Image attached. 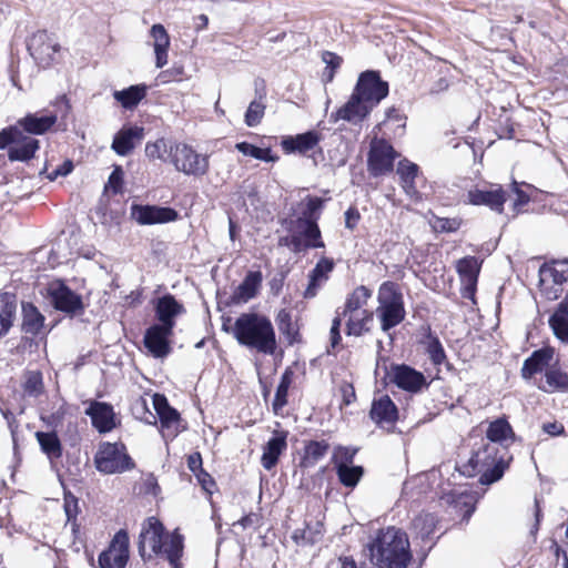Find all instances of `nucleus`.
I'll return each mask as SVG.
<instances>
[{
    "label": "nucleus",
    "instance_id": "nucleus-53",
    "mask_svg": "<svg viewBox=\"0 0 568 568\" xmlns=\"http://www.w3.org/2000/svg\"><path fill=\"white\" fill-rule=\"evenodd\" d=\"M357 450L355 448L337 446L332 456L335 468L352 465Z\"/></svg>",
    "mask_w": 568,
    "mask_h": 568
},
{
    "label": "nucleus",
    "instance_id": "nucleus-40",
    "mask_svg": "<svg viewBox=\"0 0 568 568\" xmlns=\"http://www.w3.org/2000/svg\"><path fill=\"white\" fill-rule=\"evenodd\" d=\"M550 359L551 353L546 349L534 352L532 355L524 362L521 368L523 377L528 379L535 374L541 372L546 366H548Z\"/></svg>",
    "mask_w": 568,
    "mask_h": 568
},
{
    "label": "nucleus",
    "instance_id": "nucleus-33",
    "mask_svg": "<svg viewBox=\"0 0 568 568\" xmlns=\"http://www.w3.org/2000/svg\"><path fill=\"white\" fill-rule=\"evenodd\" d=\"M549 326L559 341L568 344V294L550 316Z\"/></svg>",
    "mask_w": 568,
    "mask_h": 568
},
{
    "label": "nucleus",
    "instance_id": "nucleus-43",
    "mask_svg": "<svg viewBox=\"0 0 568 568\" xmlns=\"http://www.w3.org/2000/svg\"><path fill=\"white\" fill-rule=\"evenodd\" d=\"M36 438L41 447V450L50 459H58L62 456V446L55 433L37 432Z\"/></svg>",
    "mask_w": 568,
    "mask_h": 568
},
{
    "label": "nucleus",
    "instance_id": "nucleus-31",
    "mask_svg": "<svg viewBox=\"0 0 568 568\" xmlns=\"http://www.w3.org/2000/svg\"><path fill=\"white\" fill-rule=\"evenodd\" d=\"M58 120V113L48 115L28 114L18 121V126L31 134H43L49 131Z\"/></svg>",
    "mask_w": 568,
    "mask_h": 568
},
{
    "label": "nucleus",
    "instance_id": "nucleus-12",
    "mask_svg": "<svg viewBox=\"0 0 568 568\" xmlns=\"http://www.w3.org/2000/svg\"><path fill=\"white\" fill-rule=\"evenodd\" d=\"M28 50L40 67L47 68L55 60L60 45L47 31H38L30 38Z\"/></svg>",
    "mask_w": 568,
    "mask_h": 568
},
{
    "label": "nucleus",
    "instance_id": "nucleus-2",
    "mask_svg": "<svg viewBox=\"0 0 568 568\" xmlns=\"http://www.w3.org/2000/svg\"><path fill=\"white\" fill-rule=\"evenodd\" d=\"M139 552L142 558L153 555L166 559L173 568L180 567L183 554V536L174 530L165 531L163 524L155 517H149L142 525L139 537Z\"/></svg>",
    "mask_w": 568,
    "mask_h": 568
},
{
    "label": "nucleus",
    "instance_id": "nucleus-41",
    "mask_svg": "<svg viewBox=\"0 0 568 568\" xmlns=\"http://www.w3.org/2000/svg\"><path fill=\"white\" fill-rule=\"evenodd\" d=\"M372 297V291L364 285L356 287L346 298L344 308L339 312L343 317L346 314L362 312V307L365 306L368 300Z\"/></svg>",
    "mask_w": 568,
    "mask_h": 568
},
{
    "label": "nucleus",
    "instance_id": "nucleus-56",
    "mask_svg": "<svg viewBox=\"0 0 568 568\" xmlns=\"http://www.w3.org/2000/svg\"><path fill=\"white\" fill-rule=\"evenodd\" d=\"M17 136H20V128L18 125L10 126L0 131V149L13 145Z\"/></svg>",
    "mask_w": 568,
    "mask_h": 568
},
{
    "label": "nucleus",
    "instance_id": "nucleus-50",
    "mask_svg": "<svg viewBox=\"0 0 568 568\" xmlns=\"http://www.w3.org/2000/svg\"><path fill=\"white\" fill-rule=\"evenodd\" d=\"M265 109L266 105L262 101V97L258 100L252 101L245 112V124L250 128L258 125L264 116Z\"/></svg>",
    "mask_w": 568,
    "mask_h": 568
},
{
    "label": "nucleus",
    "instance_id": "nucleus-45",
    "mask_svg": "<svg viewBox=\"0 0 568 568\" xmlns=\"http://www.w3.org/2000/svg\"><path fill=\"white\" fill-rule=\"evenodd\" d=\"M293 382V372L286 369L281 376L280 384L276 388L275 397L273 400V410L278 414L284 406L287 404L288 388Z\"/></svg>",
    "mask_w": 568,
    "mask_h": 568
},
{
    "label": "nucleus",
    "instance_id": "nucleus-13",
    "mask_svg": "<svg viewBox=\"0 0 568 568\" xmlns=\"http://www.w3.org/2000/svg\"><path fill=\"white\" fill-rule=\"evenodd\" d=\"M48 294L54 307L61 312L73 314L83 310L81 296L60 280L52 281L48 285Z\"/></svg>",
    "mask_w": 568,
    "mask_h": 568
},
{
    "label": "nucleus",
    "instance_id": "nucleus-8",
    "mask_svg": "<svg viewBox=\"0 0 568 568\" xmlns=\"http://www.w3.org/2000/svg\"><path fill=\"white\" fill-rule=\"evenodd\" d=\"M170 161L176 171L186 175L201 176L209 170V160L199 154L190 145L182 142H174L171 146Z\"/></svg>",
    "mask_w": 568,
    "mask_h": 568
},
{
    "label": "nucleus",
    "instance_id": "nucleus-4",
    "mask_svg": "<svg viewBox=\"0 0 568 568\" xmlns=\"http://www.w3.org/2000/svg\"><path fill=\"white\" fill-rule=\"evenodd\" d=\"M239 344L254 348L263 354H274L276 349L275 331L271 321L256 313L241 314L233 327Z\"/></svg>",
    "mask_w": 568,
    "mask_h": 568
},
{
    "label": "nucleus",
    "instance_id": "nucleus-26",
    "mask_svg": "<svg viewBox=\"0 0 568 568\" xmlns=\"http://www.w3.org/2000/svg\"><path fill=\"white\" fill-rule=\"evenodd\" d=\"M480 264L479 260L475 256H466L457 262V273L462 282L465 284L466 294H464V296L474 294L480 271Z\"/></svg>",
    "mask_w": 568,
    "mask_h": 568
},
{
    "label": "nucleus",
    "instance_id": "nucleus-27",
    "mask_svg": "<svg viewBox=\"0 0 568 568\" xmlns=\"http://www.w3.org/2000/svg\"><path fill=\"white\" fill-rule=\"evenodd\" d=\"M39 149V141L26 135L20 129V136H17L13 145L9 148L8 158L10 161H28L34 156Z\"/></svg>",
    "mask_w": 568,
    "mask_h": 568
},
{
    "label": "nucleus",
    "instance_id": "nucleus-37",
    "mask_svg": "<svg viewBox=\"0 0 568 568\" xmlns=\"http://www.w3.org/2000/svg\"><path fill=\"white\" fill-rule=\"evenodd\" d=\"M400 178L402 187L410 197H418L415 179L418 174V166L407 160L399 161L396 170Z\"/></svg>",
    "mask_w": 568,
    "mask_h": 568
},
{
    "label": "nucleus",
    "instance_id": "nucleus-42",
    "mask_svg": "<svg viewBox=\"0 0 568 568\" xmlns=\"http://www.w3.org/2000/svg\"><path fill=\"white\" fill-rule=\"evenodd\" d=\"M514 435L511 426L504 418H498L491 422L487 428L486 437L488 439L487 443L490 444H503L507 439L511 438ZM483 443H486L483 440Z\"/></svg>",
    "mask_w": 568,
    "mask_h": 568
},
{
    "label": "nucleus",
    "instance_id": "nucleus-36",
    "mask_svg": "<svg viewBox=\"0 0 568 568\" xmlns=\"http://www.w3.org/2000/svg\"><path fill=\"white\" fill-rule=\"evenodd\" d=\"M148 87L145 84L131 85L123 90L113 92V98L124 109H134L146 95Z\"/></svg>",
    "mask_w": 568,
    "mask_h": 568
},
{
    "label": "nucleus",
    "instance_id": "nucleus-28",
    "mask_svg": "<svg viewBox=\"0 0 568 568\" xmlns=\"http://www.w3.org/2000/svg\"><path fill=\"white\" fill-rule=\"evenodd\" d=\"M262 283L261 272H248L232 295L234 304H243L255 297Z\"/></svg>",
    "mask_w": 568,
    "mask_h": 568
},
{
    "label": "nucleus",
    "instance_id": "nucleus-54",
    "mask_svg": "<svg viewBox=\"0 0 568 568\" xmlns=\"http://www.w3.org/2000/svg\"><path fill=\"white\" fill-rule=\"evenodd\" d=\"M291 250L295 253H300L308 247H324L323 241H306L298 234L290 233Z\"/></svg>",
    "mask_w": 568,
    "mask_h": 568
},
{
    "label": "nucleus",
    "instance_id": "nucleus-34",
    "mask_svg": "<svg viewBox=\"0 0 568 568\" xmlns=\"http://www.w3.org/2000/svg\"><path fill=\"white\" fill-rule=\"evenodd\" d=\"M44 326V316L31 303H22V332L39 335Z\"/></svg>",
    "mask_w": 568,
    "mask_h": 568
},
{
    "label": "nucleus",
    "instance_id": "nucleus-10",
    "mask_svg": "<svg viewBox=\"0 0 568 568\" xmlns=\"http://www.w3.org/2000/svg\"><path fill=\"white\" fill-rule=\"evenodd\" d=\"M353 92L374 109L387 97L388 83L381 79L378 72L365 71L361 73Z\"/></svg>",
    "mask_w": 568,
    "mask_h": 568
},
{
    "label": "nucleus",
    "instance_id": "nucleus-23",
    "mask_svg": "<svg viewBox=\"0 0 568 568\" xmlns=\"http://www.w3.org/2000/svg\"><path fill=\"white\" fill-rule=\"evenodd\" d=\"M144 129L141 126H124L114 136L112 150L121 155H128L135 146V142L142 141Z\"/></svg>",
    "mask_w": 568,
    "mask_h": 568
},
{
    "label": "nucleus",
    "instance_id": "nucleus-52",
    "mask_svg": "<svg viewBox=\"0 0 568 568\" xmlns=\"http://www.w3.org/2000/svg\"><path fill=\"white\" fill-rule=\"evenodd\" d=\"M276 323H277L278 331L283 335H285L287 337L290 344H292L295 341L296 329H295L294 324L292 323V317H291L290 312H287L286 310H281L277 313Z\"/></svg>",
    "mask_w": 568,
    "mask_h": 568
},
{
    "label": "nucleus",
    "instance_id": "nucleus-11",
    "mask_svg": "<svg viewBox=\"0 0 568 568\" xmlns=\"http://www.w3.org/2000/svg\"><path fill=\"white\" fill-rule=\"evenodd\" d=\"M396 153L385 140L374 139L368 153V171L374 176L384 175L393 170Z\"/></svg>",
    "mask_w": 568,
    "mask_h": 568
},
{
    "label": "nucleus",
    "instance_id": "nucleus-59",
    "mask_svg": "<svg viewBox=\"0 0 568 568\" xmlns=\"http://www.w3.org/2000/svg\"><path fill=\"white\" fill-rule=\"evenodd\" d=\"M342 317H343V315H341L339 311H337L336 316L334 317V320L332 322V326L329 329V342H331L332 348H335L342 339L341 333H339Z\"/></svg>",
    "mask_w": 568,
    "mask_h": 568
},
{
    "label": "nucleus",
    "instance_id": "nucleus-22",
    "mask_svg": "<svg viewBox=\"0 0 568 568\" xmlns=\"http://www.w3.org/2000/svg\"><path fill=\"white\" fill-rule=\"evenodd\" d=\"M172 331H166L165 327L153 325L149 327L144 335V346L156 358H163L169 355L171 347L169 336Z\"/></svg>",
    "mask_w": 568,
    "mask_h": 568
},
{
    "label": "nucleus",
    "instance_id": "nucleus-29",
    "mask_svg": "<svg viewBox=\"0 0 568 568\" xmlns=\"http://www.w3.org/2000/svg\"><path fill=\"white\" fill-rule=\"evenodd\" d=\"M153 38V49L155 54V67L161 69L168 63V51L170 48V37L162 24H154L151 28Z\"/></svg>",
    "mask_w": 568,
    "mask_h": 568
},
{
    "label": "nucleus",
    "instance_id": "nucleus-49",
    "mask_svg": "<svg viewBox=\"0 0 568 568\" xmlns=\"http://www.w3.org/2000/svg\"><path fill=\"white\" fill-rule=\"evenodd\" d=\"M436 521V517L433 514H420L413 520V527L424 539L434 532Z\"/></svg>",
    "mask_w": 568,
    "mask_h": 568
},
{
    "label": "nucleus",
    "instance_id": "nucleus-64",
    "mask_svg": "<svg viewBox=\"0 0 568 568\" xmlns=\"http://www.w3.org/2000/svg\"><path fill=\"white\" fill-rule=\"evenodd\" d=\"M195 476L197 477V480L203 487V489L207 493H211L212 487L214 486V480L212 479V477L204 470H201V473L196 474Z\"/></svg>",
    "mask_w": 568,
    "mask_h": 568
},
{
    "label": "nucleus",
    "instance_id": "nucleus-5",
    "mask_svg": "<svg viewBox=\"0 0 568 568\" xmlns=\"http://www.w3.org/2000/svg\"><path fill=\"white\" fill-rule=\"evenodd\" d=\"M378 305L375 310L381 321V329L388 332L400 324L406 315L403 294L394 282H384L377 293Z\"/></svg>",
    "mask_w": 568,
    "mask_h": 568
},
{
    "label": "nucleus",
    "instance_id": "nucleus-63",
    "mask_svg": "<svg viewBox=\"0 0 568 568\" xmlns=\"http://www.w3.org/2000/svg\"><path fill=\"white\" fill-rule=\"evenodd\" d=\"M187 467L194 474L201 473L202 469V457L200 453H193L187 457Z\"/></svg>",
    "mask_w": 568,
    "mask_h": 568
},
{
    "label": "nucleus",
    "instance_id": "nucleus-57",
    "mask_svg": "<svg viewBox=\"0 0 568 568\" xmlns=\"http://www.w3.org/2000/svg\"><path fill=\"white\" fill-rule=\"evenodd\" d=\"M306 201H307L306 209L302 212L301 216L315 219V221H316L318 217L316 213L322 209L323 201L320 197H312V196H307Z\"/></svg>",
    "mask_w": 568,
    "mask_h": 568
},
{
    "label": "nucleus",
    "instance_id": "nucleus-21",
    "mask_svg": "<svg viewBox=\"0 0 568 568\" xmlns=\"http://www.w3.org/2000/svg\"><path fill=\"white\" fill-rule=\"evenodd\" d=\"M334 261L322 257L308 274V284L303 293L304 298H314L323 285L328 281L334 270Z\"/></svg>",
    "mask_w": 568,
    "mask_h": 568
},
{
    "label": "nucleus",
    "instance_id": "nucleus-39",
    "mask_svg": "<svg viewBox=\"0 0 568 568\" xmlns=\"http://www.w3.org/2000/svg\"><path fill=\"white\" fill-rule=\"evenodd\" d=\"M346 334L362 336L369 332V324L373 321L374 312L362 310V312L346 314Z\"/></svg>",
    "mask_w": 568,
    "mask_h": 568
},
{
    "label": "nucleus",
    "instance_id": "nucleus-18",
    "mask_svg": "<svg viewBox=\"0 0 568 568\" xmlns=\"http://www.w3.org/2000/svg\"><path fill=\"white\" fill-rule=\"evenodd\" d=\"M132 217L141 225L168 223L178 220V212L171 207L155 205H133Z\"/></svg>",
    "mask_w": 568,
    "mask_h": 568
},
{
    "label": "nucleus",
    "instance_id": "nucleus-60",
    "mask_svg": "<svg viewBox=\"0 0 568 568\" xmlns=\"http://www.w3.org/2000/svg\"><path fill=\"white\" fill-rule=\"evenodd\" d=\"M322 61L326 64V69L335 72L341 67L343 60L336 53L325 51L322 54Z\"/></svg>",
    "mask_w": 568,
    "mask_h": 568
},
{
    "label": "nucleus",
    "instance_id": "nucleus-35",
    "mask_svg": "<svg viewBox=\"0 0 568 568\" xmlns=\"http://www.w3.org/2000/svg\"><path fill=\"white\" fill-rule=\"evenodd\" d=\"M17 314L16 296L9 293L0 294V337L4 336L13 325Z\"/></svg>",
    "mask_w": 568,
    "mask_h": 568
},
{
    "label": "nucleus",
    "instance_id": "nucleus-14",
    "mask_svg": "<svg viewBox=\"0 0 568 568\" xmlns=\"http://www.w3.org/2000/svg\"><path fill=\"white\" fill-rule=\"evenodd\" d=\"M467 199L473 205H485L497 213H501L506 202V192L499 184H487L469 190Z\"/></svg>",
    "mask_w": 568,
    "mask_h": 568
},
{
    "label": "nucleus",
    "instance_id": "nucleus-16",
    "mask_svg": "<svg viewBox=\"0 0 568 568\" xmlns=\"http://www.w3.org/2000/svg\"><path fill=\"white\" fill-rule=\"evenodd\" d=\"M373 111V108L358 98L354 92L345 104L331 114V121L336 123L339 120L351 124H361Z\"/></svg>",
    "mask_w": 568,
    "mask_h": 568
},
{
    "label": "nucleus",
    "instance_id": "nucleus-1",
    "mask_svg": "<svg viewBox=\"0 0 568 568\" xmlns=\"http://www.w3.org/2000/svg\"><path fill=\"white\" fill-rule=\"evenodd\" d=\"M371 564L379 568H407L412 560L409 540L405 531L395 527L381 529L365 546Z\"/></svg>",
    "mask_w": 568,
    "mask_h": 568
},
{
    "label": "nucleus",
    "instance_id": "nucleus-48",
    "mask_svg": "<svg viewBox=\"0 0 568 568\" xmlns=\"http://www.w3.org/2000/svg\"><path fill=\"white\" fill-rule=\"evenodd\" d=\"M338 479L345 487H355L364 474L362 466H341L336 468Z\"/></svg>",
    "mask_w": 568,
    "mask_h": 568
},
{
    "label": "nucleus",
    "instance_id": "nucleus-38",
    "mask_svg": "<svg viewBox=\"0 0 568 568\" xmlns=\"http://www.w3.org/2000/svg\"><path fill=\"white\" fill-rule=\"evenodd\" d=\"M329 444L326 440H310L304 446L301 458L302 468L314 467L328 452Z\"/></svg>",
    "mask_w": 568,
    "mask_h": 568
},
{
    "label": "nucleus",
    "instance_id": "nucleus-6",
    "mask_svg": "<svg viewBox=\"0 0 568 568\" xmlns=\"http://www.w3.org/2000/svg\"><path fill=\"white\" fill-rule=\"evenodd\" d=\"M152 405L156 415L148 410L144 399L138 402L136 406H140L144 413V416L141 418L146 424L153 425L159 417L163 437L174 438L180 432V414L169 405L166 397L161 394L152 396Z\"/></svg>",
    "mask_w": 568,
    "mask_h": 568
},
{
    "label": "nucleus",
    "instance_id": "nucleus-7",
    "mask_svg": "<svg viewBox=\"0 0 568 568\" xmlns=\"http://www.w3.org/2000/svg\"><path fill=\"white\" fill-rule=\"evenodd\" d=\"M94 464L104 474L123 473L134 467L122 443H102L94 456Z\"/></svg>",
    "mask_w": 568,
    "mask_h": 568
},
{
    "label": "nucleus",
    "instance_id": "nucleus-25",
    "mask_svg": "<svg viewBox=\"0 0 568 568\" xmlns=\"http://www.w3.org/2000/svg\"><path fill=\"white\" fill-rule=\"evenodd\" d=\"M287 432L275 430L273 437L265 444L261 457V464L266 470H271L277 464L278 457L286 449Z\"/></svg>",
    "mask_w": 568,
    "mask_h": 568
},
{
    "label": "nucleus",
    "instance_id": "nucleus-3",
    "mask_svg": "<svg viewBox=\"0 0 568 568\" xmlns=\"http://www.w3.org/2000/svg\"><path fill=\"white\" fill-rule=\"evenodd\" d=\"M508 453L500 445L481 443L468 462L460 466L466 477L480 475L479 483L490 485L499 480L508 467Z\"/></svg>",
    "mask_w": 568,
    "mask_h": 568
},
{
    "label": "nucleus",
    "instance_id": "nucleus-46",
    "mask_svg": "<svg viewBox=\"0 0 568 568\" xmlns=\"http://www.w3.org/2000/svg\"><path fill=\"white\" fill-rule=\"evenodd\" d=\"M235 148L243 155L252 156L264 162H275L278 159L272 153L271 149L257 148L248 142L236 143Z\"/></svg>",
    "mask_w": 568,
    "mask_h": 568
},
{
    "label": "nucleus",
    "instance_id": "nucleus-47",
    "mask_svg": "<svg viewBox=\"0 0 568 568\" xmlns=\"http://www.w3.org/2000/svg\"><path fill=\"white\" fill-rule=\"evenodd\" d=\"M23 392L29 397H38L43 390V378L39 371H29L24 374Z\"/></svg>",
    "mask_w": 568,
    "mask_h": 568
},
{
    "label": "nucleus",
    "instance_id": "nucleus-44",
    "mask_svg": "<svg viewBox=\"0 0 568 568\" xmlns=\"http://www.w3.org/2000/svg\"><path fill=\"white\" fill-rule=\"evenodd\" d=\"M174 142L169 141L166 139H158L154 142H148L145 144V155L150 160H161L163 162H169L171 155V146Z\"/></svg>",
    "mask_w": 568,
    "mask_h": 568
},
{
    "label": "nucleus",
    "instance_id": "nucleus-24",
    "mask_svg": "<svg viewBox=\"0 0 568 568\" xmlns=\"http://www.w3.org/2000/svg\"><path fill=\"white\" fill-rule=\"evenodd\" d=\"M155 312L158 320L161 322L158 325L165 327L166 331H172L175 325L174 318L184 312V307L174 296L164 295L159 298Z\"/></svg>",
    "mask_w": 568,
    "mask_h": 568
},
{
    "label": "nucleus",
    "instance_id": "nucleus-30",
    "mask_svg": "<svg viewBox=\"0 0 568 568\" xmlns=\"http://www.w3.org/2000/svg\"><path fill=\"white\" fill-rule=\"evenodd\" d=\"M287 231L292 234H298L306 241H322L321 231L315 219L298 216L287 222Z\"/></svg>",
    "mask_w": 568,
    "mask_h": 568
},
{
    "label": "nucleus",
    "instance_id": "nucleus-15",
    "mask_svg": "<svg viewBox=\"0 0 568 568\" xmlns=\"http://www.w3.org/2000/svg\"><path fill=\"white\" fill-rule=\"evenodd\" d=\"M129 559V536L125 530L115 534L108 550L99 556L101 568H124Z\"/></svg>",
    "mask_w": 568,
    "mask_h": 568
},
{
    "label": "nucleus",
    "instance_id": "nucleus-9",
    "mask_svg": "<svg viewBox=\"0 0 568 568\" xmlns=\"http://www.w3.org/2000/svg\"><path fill=\"white\" fill-rule=\"evenodd\" d=\"M568 281V261L544 264L539 268V286L548 300L560 295L562 284Z\"/></svg>",
    "mask_w": 568,
    "mask_h": 568
},
{
    "label": "nucleus",
    "instance_id": "nucleus-32",
    "mask_svg": "<svg viewBox=\"0 0 568 568\" xmlns=\"http://www.w3.org/2000/svg\"><path fill=\"white\" fill-rule=\"evenodd\" d=\"M320 141V135L315 131H308L295 136H287L282 141L283 149L291 152L305 153L315 148Z\"/></svg>",
    "mask_w": 568,
    "mask_h": 568
},
{
    "label": "nucleus",
    "instance_id": "nucleus-61",
    "mask_svg": "<svg viewBox=\"0 0 568 568\" xmlns=\"http://www.w3.org/2000/svg\"><path fill=\"white\" fill-rule=\"evenodd\" d=\"M73 170V163L71 161H64L61 165L54 169L52 172L48 174V179L53 181L59 176H65L71 173Z\"/></svg>",
    "mask_w": 568,
    "mask_h": 568
},
{
    "label": "nucleus",
    "instance_id": "nucleus-19",
    "mask_svg": "<svg viewBox=\"0 0 568 568\" xmlns=\"http://www.w3.org/2000/svg\"><path fill=\"white\" fill-rule=\"evenodd\" d=\"M388 377L398 388L410 393H417L426 386L425 376L407 365L392 366Z\"/></svg>",
    "mask_w": 568,
    "mask_h": 568
},
{
    "label": "nucleus",
    "instance_id": "nucleus-62",
    "mask_svg": "<svg viewBox=\"0 0 568 568\" xmlns=\"http://www.w3.org/2000/svg\"><path fill=\"white\" fill-rule=\"evenodd\" d=\"M511 192L516 195L514 201L515 209L529 202V196L519 187V184L516 181H514L511 184Z\"/></svg>",
    "mask_w": 568,
    "mask_h": 568
},
{
    "label": "nucleus",
    "instance_id": "nucleus-51",
    "mask_svg": "<svg viewBox=\"0 0 568 568\" xmlns=\"http://www.w3.org/2000/svg\"><path fill=\"white\" fill-rule=\"evenodd\" d=\"M426 352H427L430 361L435 365H440V364L445 363L446 354H445V351L443 348V345L439 342V339L436 336H433L432 334H429L427 336Z\"/></svg>",
    "mask_w": 568,
    "mask_h": 568
},
{
    "label": "nucleus",
    "instance_id": "nucleus-55",
    "mask_svg": "<svg viewBox=\"0 0 568 568\" xmlns=\"http://www.w3.org/2000/svg\"><path fill=\"white\" fill-rule=\"evenodd\" d=\"M546 382L552 388L568 389V375L560 371H548L546 373Z\"/></svg>",
    "mask_w": 568,
    "mask_h": 568
},
{
    "label": "nucleus",
    "instance_id": "nucleus-20",
    "mask_svg": "<svg viewBox=\"0 0 568 568\" xmlns=\"http://www.w3.org/2000/svg\"><path fill=\"white\" fill-rule=\"evenodd\" d=\"M84 413L91 418L92 426L99 433H109L116 426L115 413L108 403L92 400Z\"/></svg>",
    "mask_w": 568,
    "mask_h": 568
},
{
    "label": "nucleus",
    "instance_id": "nucleus-17",
    "mask_svg": "<svg viewBox=\"0 0 568 568\" xmlns=\"http://www.w3.org/2000/svg\"><path fill=\"white\" fill-rule=\"evenodd\" d=\"M369 415L378 427L390 432L398 419V409L388 395H382L373 399Z\"/></svg>",
    "mask_w": 568,
    "mask_h": 568
},
{
    "label": "nucleus",
    "instance_id": "nucleus-58",
    "mask_svg": "<svg viewBox=\"0 0 568 568\" xmlns=\"http://www.w3.org/2000/svg\"><path fill=\"white\" fill-rule=\"evenodd\" d=\"M64 511L68 521L75 520L79 513V505L78 499L71 494L64 495Z\"/></svg>",
    "mask_w": 568,
    "mask_h": 568
}]
</instances>
